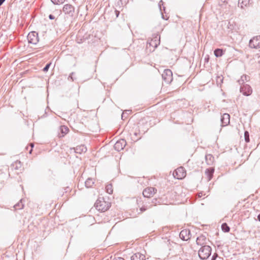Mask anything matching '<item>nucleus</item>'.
Instances as JSON below:
<instances>
[{"label":"nucleus","mask_w":260,"mask_h":260,"mask_svg":"<svg viewBox=\"0 0 260 260\" xmlns=\"http://www.w3.org/2000/svg\"><path fill=\"white\" fill-rule=\"evenodd\" d=\"M118 4L119 5L120 4L123 5L122 0H119L118 2Z\"/></svg>","instance_id":"38"},{"label":"nucleus","mask_w":260,"mask_h":260,"mask_svg":"<svg viewBox=\"0 0 260 260\" xmlns=\"http://www.w3.org/2000/svg\"><path fill=\"white\" fill-rule=\"evenodd\" d=\"M73 149L75 153L80 154L85 152L87 151L86 147L83 145L78 146L76 148H74Z\"/></svg>","instance_id":"13"},{"label":"nucleus","mask_w":260,"mask_h":260,"mask_svg":"<svg viewBox=\"0 0 260 260\" xmlns=\"http://www.w3.org/2000/svg\"><path fill=\"white\" fill-rule=\"evenodd\" d=\"M113 260H124V259L121 257H118L117 258H115Z\"/></svg>","instance_id":"34"},{"label":"nucleus","mask_w":260,"mask_h":260,"mask_svg":"<svg viewBox=\"0 0 260 260\" xmlns=\"http://www.w3.org/2000/svg\"><path fill=\"white\" fill-rule=\"evenodd\" d=\"M162 18L163 19H164V15H162Z\"/></svg>","instance_id":"44"},{"label":"nucleus","mask_w":260,"mask_h":260,"mask_svg":"<svg viewBox=\"0 0 260 260\" xmlns=\"http://www.w3.org/2000/svg\"><path fill=\"white\" fill-rule=\"evenodd\" d=\"M6 0H0V6L4 3Z\"/></svg>","instance_id":"39"},{"label":"nucleus","mask_w":260,"mask_h":260,"mask_svg":"<svg viewBox=\"0 0 260 260\" xmlns=\"http://www.w3.org/2000/svg\"><path fill=\"white\" fill-rule=\"evenodd\" d=\"M156 192V189L154 187H147L145 188L143 191V194L144 197L151 198Z\"/></svg>","instance_id":"8"},{"label":"nucleus","mask_w":260,"mask_h":260,"mask_svg":"<svg viewBox=\"0 0 260 260\" xmlns=\"http://www.w3.org/2000/svg\"><path fill=\"white\" fill-rule=\"evenodd\" d=\"M126 145V141L124 139H120L115 143L114 147L115 150L120 151L125 147Z\"/></svg>","instance_id":"10"},{"label":"nucleus","mask_w":260,"mask_h":260,"mask_svg":"<svg viewBox=\"0 0 260 260\" xmlns=\"http://www.w3.org/2000/svg\"><path fill=\"white\" fill-rule=\"evenodd\" d=\"M75 8L70 4H66L64 5L62 8V12L66 14H68L70 16H72L74 13Z\"/></svg>","instance_id":"9"},{"label":"nucleus","mask_w":260,"mask_h":260,"mask_svg":"<svg viewBox=\"0 0 260 260\" xmlns=\"http://www.w3.org/2000/svg\"><path fill=\"white\" fill-rule=\"evenodd\" d=\"M240 92L245 96H249L251 94L252 89L250 86L248 84H244L240 87Z\"/></svg>","instance_id":"7"},{"label":"nucleus","mask_w":260,"mask_h":260,"mask_svg":"<svg viewBox=\"0 0 260 260\" xmlns=\"http://www.w3.org/2000/svg\"><path fill=\"white\" fill-rule=\"evenodd\" d=\"M221 229L224 232H229L230 230V227L228 226L227 223H223L221 225Z\"/></svg>","instance_id":"26"},{"label":"nucleus","mask_w":260,"mask_h":260,"mask_svg":"<svg viewBox=\"0 0 260 260\" xmlns=\"http://www.w3.org/2000/svg\"><path fill=\"white\" fill-rule=\"evenodd\" d=\"M249 46L255 49L260 48V36L254 37L251 39L249 41Z\"/></svg>","instance_id":"6"},{"label":"nucleus","mask_w":260,"mask_h":260,"mask_svg":"<svg viewBox=\"0 0 260 260\" xmlns=\"http://www.w3.org/2000/svg\"><path fill=\"white\" fill-rule=\"evenodd\" d=\"M124 113H123L122 114V115H121V118H122V119H123V117H124Z\"/></svg>","instance_id":"43"},{"label":"nucleus","mask_w":260,"mask_h":260,"mask_svg":"<svg viewBox=\"0 0 260 260\" xmlns=\"http://www.w3.org/2000/svg\"><path fill=\"white\" fill-rule=\"evenodd\" d=\"M30 146L31 147V150L29 151V153H31V152L32 151V148L34 147V144L30 143Z\"/></svg>","instance_id":"37"},{"label":"nucleus","mask_w":260,"mask_h":260,"mask_svg":"<svg viewBox=\"0 0 260 260\" xmlns=\"http://www.w3.org/2000/svg\"><path fill=\"white\" fill-rule=\"evenodd\" d=\"M131 260H145V256L141 253H137L131 256Z\"/></svg>","instance_id":"15"},{"label":"nucleus","mask_w":260,"mask_h":260,"mask_svg":"<svg viewBox=\"0 0 260 260\" xmlns=\"http://www.w3.org/2000/svg\"><path fill=\"white\" fill-rule=\"evenodd\" d=\"M179 237L183 241H187L190 238V231L187 229H184L181 231L179 234Z\"/></svg>","instance_id":"11"},{"label":"nucleus","mask_w":260,"mask_h":260,"mask_svg":"<svg viewBox=\"0 0 260 260\" xmlns=\"http://www.w3.org/2000/svg\"><path fill=\"white\" fill-rule=\"evenodd\" d=\"M115 13H116V17H117L119 15V12L118 11L116 10Z\"/></svg>","instance_id":"40"},{"label":"nucleus","mask_w":260,"mask_h":260,"mask_svg":"<svg viewBox=\"0 0 260 260\" xmlns=\"http://www.w3.org/2000/svg\"><path fill=\"white\" fill-rule=\"evenodd\" d=\"M14 208L15 210L22 209L23 208V204L22 203V200H21L19 203L15 205Z\"/></svg>","instance_id":"27"},{"label":"nucleus","mask_w":260,"mask_h":260,"mask_svg":"<svg viewBox=\"0 0 260 260\" xmlns=\"http://www.w3.org/2000/svg\"><path fill=\"white\" fill-rule=\"evenodd\" d=\"M60 129L61 133L62 134V135L61 137H63L64 135L67 134L69 131V128H68V127L64 125L61 126L60 127Z\"/></svg>","instance_id":"24"},{"label":"nucleus","mask_w":260,"mask_h":260,"mask_svg":"<svg viewBox=\"0 0 260 260\" xmlns=\"http://www.w3.org/2000/svg\"><path fill=\"white\" fill-rule=\"evenodd\" d=\"M244 138L246 143H248L250 141L249 133L247 131L244 132Z\"/></svg>","instance_id":"29"},{"label":"nucleus","mask_w":260,"mask_h":260,"mask_svg":"<svg viewBox=\"0 0 260 260\" xmlns=\"http://www.w3.org/2000/svg\"><path fill=\"white\" fill-rule=\"evenodd\" d=\"M94 206L98 210L105 212L109 208L110 204L106 202L103 198H100L96 200Z\"/></svg>","instance_id":"1"},{"label":"nucleus","mask_w":260,"mask_h":260,"mask_svg":"<svg viewBox=\"0 0 260 260\" xmlns=\"http://www.w3.org/2000/svg\"><path fill=\"white\" fill-rule=\"evenodd\" d=\"M173 74L171 70H165L162 74V78L163 80L167 83H170L173 80Z\"/></svg>","instance_id":"5"},{"label":"nucleus","mask_w":260,"mask_h":260,"mask_svg":"<svg viewBox=\"0 0 260 260\" xmlns=\"http://www.w3.org/2000/svg\"><path fill=\"white\" fill-rule=\"evenodd\" d=\"M175 178L178 179H181L186 176V171L182 167L178 168L173 173Z\"/></svg>","instance_id":"3"},{"label":"nucleus","mask_w":260,"mask_h":260,"mask_svg":"<svg viewBox=\"0 0 260 260\" xmlns=\"http://www.w3.org/2000/svg\"><path fill=\"white\" fill-rule=\"evenodd\" d=\"M12 167L15 170H19L21 167V163L20 161L17 160L12 164Z\"/></svg>","instance_id":"23"},{"label":"nucleus","mask_w":260,"mask_h":260,"mask_svg":"<svg viewBox=\"0 0 260 260\" xmlns=\"http://www.w3.org/2000/svg\"><path fill=\"white\" fill-rule=\"evenodd\" d=\"M49 18L50 19L53 20L55 18V17L53 15L50 14L49 15Z\"/></svg>","instance_id":"33"},{"label":"nucleus","mask_w":260,"mask_h":260,"mask_svg":"<svg viewBox=\"0 0 260 260\" xmlns=\"http://www.w3.org/2000/svg\"><path fill=\"white\" fill-rule=\"evenodd\" d=\"M160 37L159 38V39ZM160 40H158L157 37H156L154 40L152 39L150 42L149 43L150 46L153 47L154 48H156L157 46L159 44Z\"/></svg>","instance_id":"19"},{"label":"nucleus","mask_w":260,"mask_h":260,"mask_svg":"<svg viewBox=\"0 0 260 260\" xmlns=\"http://www.w3.org/2000/svg\"><path fill=\"white\" fill-rule=\"evenodd\" d=\"M146 209H147L144 207L140 208V210H141V212L145 211V210H146Z\"/></svg>","instance_id":"35"},{"label":"nucleus","mask_w":260,"mask_h":260,"mask_svg":"<svg viewBox=\"0 0 260 260\" xmlns=\"http://www.w3.org/2000/svg\"><path fill=\"white\" fill-rule=\"evenodd\" d=\"M257 219L260 221V214L257 216Z\"/></svg>","instance_id":"42"},{"label":"nucleus","mask_w":260,"mask_h":260,"mask_svg":"<svg viewBox=\"0 0 260 260\" xmlns=\"http://www.w3.org/2000/svg\"><path fill=\"white\" fill-rule=\"evenodd\" d=\"M211 248L208 245L202 246L199 250L198 254L201 259H206L211 253Z\"/></svg>","instance_id":"2"},{"label":"nucleus","mask_w":260,"mask_h":260,"mask_svg":"<svg viewBox=\"0 0 260 260\" xmlns=\"http://www.w3.org/2000/svg\"><path fill=\"white\" fill-rule=\"evenodd\" d=\"M214 55L216 57H219L222 56L223 54V50L221 49L217 48L215 49L214 51Z\"/></svg>","instance_id":"22"},{"label":"nucleus","mask_w":260,"mask_h":260,"mask_svg":"<svg viewBox=\"0 0 260 260\" xmlns=\"http://www.w3.org/2000/svg\"><path fill=\"white\" fill-rule=\"evenodd\" d=\"M250 79L249 76L246 75H243L241 77L240 79H239L238 82L239 84L241 86L245 84V82L248 81Z\"/></svg>","instance_id":"18"},{"label":"nucleus","mask_w":260,"mask_h":260,"mask_svg":"<svg viewBox=\"0 0 260 260\" xmlns=\"http://www.w3.org/2000/svg\"><path fill=\"white\" fill-rule=\"evenodd\" d=\"M50 63H47L43 69V71L47 72L50 68Z\"/></svg>","instance_id":"31"},{"label":"nucleus","mask_w":260,"mask_h":260,"mask_svg":"<svg viewBox=\"0 0 260 260\" xmlns=\"http://www.w3.org/2000/svg\"><path fill=\"white\" fill-rule=\"evenodd\" d=\"M250 0H239L238 6L241 8L243 9L245 7L248 5Z\"/></svg>","instance_id":"20"},{"label":"nucleus","mask_w":260,"mask_h":260,"mask_svg":"<svg viewBox=\"0 0 260 260\" xmlns=\"http://www.w3.org/2000/svg\"><path fill=\"white\" fill-rule=\"evenodd\" d=\"M106 190L107 193L112 194L113 192L112 185L111 184H108L106 186Z\"/></svg>","instance_id":"28"},{"label":"nucleus","mask_w":260,"mask_h":260,"mask_svg":"<svg viewBox=\"0 0 260 260\" xmlns=\"http://www.w3.org/2000/svg\"><path fill=\"white\" fill-rule=\"evenodd\" d=\"M76 74L74 72L71 73L69 77H68V81H75L77 79V77H76Z\"/></svg>","instance_id":"25"},{"label":"nucleus","mask_w":260,"mask_h":260,"mask_svg":"<svg viewBox=\"0 0 260 260\" xmlns=\"http://www.w3.org/2000/svg\"><path fill=\"white\" fill-rule=\"evenodd\" d=\"M94 184V181L92 178H89L85 182V185L87 188L92 187Z\"/></svg>","instance_id":"21"},{"label":"nucleus","mask_w":260,"mask_h":260,"mask_svg":"<svg viewBox=\"0 0 260 260\" xmlns=\"http://www.w3.org/2000/svg\"><path fill=\"white\" fill-rule=\"evenodd\" d=\"M230 116L228 113H224L222 115L221 118V122L222 126H224L228 125L230 123Z\"/></svg>","instance_id":"12"},{"label":"nucleus","mask_w":260,"mask_h":260,"mask_svg":"<svg viewBox=\"0 0 260 260\" xmlns=\"http://www.w3.org/2000/svg\"><path fill=\"white\" fill-rule=\"evenodd\" d=\"M214 172V169L213 168H210L206 170L205 175L207 177V180L208 181L211 180V179L212 178Z\"/></svg>","instance_id":"14"},{"label":"nucleus","mask_w":260,"mask_h":260,"mask_svg":"<svg viewBox=\"0 0 260 260\" xmlns=\"http://www.w3.org/2000/svg\"><path fill=\"white\" fill-rule=\"evenodd\" d=\"M218 255L217 253H214L211 258V260H215L216 258L217 257Z\"/></svg>","instance_id":"32"},{"label":"nucleus","mask_w":260,"mask_h":260,"mask_svg":"<svg viewBox=\"0 0 260 260\" xmlns=\"http://www.w3.org/2000/svg\"><path fill=\"white\" fill-rule=\"evenodd\" d=\"M205 160L208 165H212L214 162V157L210 154H207L205 156Z\"/></svg>","instance_id":"17"},{"label":"nucleus","mask_w":260,"mask_h":260,"mask_svg":"<svg viewBox=\"0 0 260 260\" xmlns=\"http://www.w3.org/2000/svg\"><path fill=\"white\" fill-rule=\"evenodd\" d=\"M55 5H60L63 4L66 0H51Z\"/></svg>","instance_id":"30"},{"label":"nucleus","mask_w":260,"mask_h":260,"mask_svg":"<svg viewBox=\"0 0 260 260\" xmlns=\"http://www.w3.org/2000/svg\"><path fill=\"white\" fill-rule=\"evenodd\" d=\"M161 3H162V5L163 4V2L162 1H160L159 3V6L160 8V10L161 11Z\"/></svg>","instance_id":"36"},{"label":"nucleus","mask_w":260,"mask_h":260,"mask_svg":"<svg viewBox=\"0 0 260 260\" xmlns=\"http://www.w3.org/2000/svg\"><path fill=\"white\" fill-rule=\"evenodd\" d=\"M206 237L204 235H201L197 238L196 242L199 245H203L206 244Z\"/></svg>","instance_id":"16"},{"label":"nucleus","mask_w":260,"mask_h":260,"mask_svg":"<svg viewBox=\"0 0 260 260\" xmlns=\"http://www.w3.org/2000/svg\"><path fill=\"white\" fill-rule=\"evenodd\" d=\"M198 196H199V197H200V198L202 197L203 196V193H202V192H200V193H199V194H198Z\"/></svg>","instance_id":"41"},{"label":"nucleus","mask_w":260,"mask_h":260,"mask_svg":"<svg viewBox=\"0 0 260 260\" xmlns=\"http://www.w3.org/2000/svg\"><path fill=\"white\" fill-rule=\"evenodd\" d=\"M27 40L29 43L37 44L39 42L38 34L36 31H31L27 35Z\"/></svg>","instance_id":"4"}]
</instances>
